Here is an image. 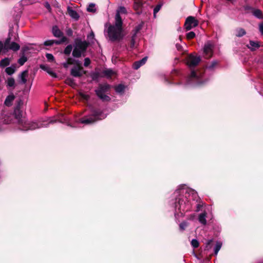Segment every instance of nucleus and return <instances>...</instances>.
Segmentation results:
<instances>
[{
	"mask_svg": "<svg viewBox=\"0 0 263 263\" xmlns=\"http://www.w3.org/2000/svg\"><path fill=\"white\" fill-rule=\"evenodd\" d=\"M140 29H141V27L140 26H138L136 29V31L134 33V35L132 36L131 42H130V48H134L135 44V36L136 33L139 31V30Z\"/></svg>",
	"mask_w": 263,
	"mask_h": 263,
	"instance_id": "obj_25",
	"label": "nucleus"
},
{
	"mask_svg": "<svg viewBox=\"0 0 263 263\" xmlns=\"http://www.w3.org/2000/svg\"><path fill=\"white\" fill-rule=\"evenodd\" d=\"M191 245L193 248H197L199 246V242L197 239H193L191 241Z\"/></svg>",
	"mask_w": 263,
	"mask_h": 263,
	"instance_id": "obj_37",
	"label": "nucleus"
},
{
	"mask_svg": "<svg viewBox=\"0 0 263 263\" xmlns=\"http://www.w3.org/2000/svg\"><path fill=\"white\" fill-rule=\"evenodd\" d=\"M248 47L251 50H255L260 47V45L257 42L250 41L249 44L248 45Z\"/></svg>",
	"mask_w": 263,
	"mask_h": 263,
	"instance_id": "obj_21",
	"label": "nucleus"
},
{
	"mask_svg": "<svg viewBox=\"0 0 263 263\" xmlns=\"http://www.w3.org/2000/svg\"><path fill=\"white\" fill-rule=\"evenodd\" d=\"M213 47V44L210 42H208L205 44L203 52L205 58L209 59L212 56Z\"/></svg>",
	"mask_w": 263,
	"mask_h": 263,
	"instance_id": "obj_10",
	"label": "nucleus"
},
{
	"mask_svg": "<svg viewBox=\"0 0 263 263\" xmlns=\"http://www.w3.org/2000/svg\"><path fill=\"white\" fill-rule=\"evenodd\" d=\"M176 48H177V50L179 51H181L182 49V46L178 44H176Z\"/></svg>",
	"mask_w": 263,
	"mask_h": 263,
	"instance_id": "obj_48",
	"label": "nucleus"
},
{
	"mask_svg": "<svg viewBox=\"0 0 263 263\" xmlns=\"http://www.w3.org/2000/svg\"><path fill=\"white\" fill-rule=\"evenodd\" d=\"M55 122H56V121H53L52 120H50V121L49 122V123H54Z\"/></svg>",
	"mask_w": 263,
	"mask_h": 263,
	"instance_id": "obj_51",
	"label": "nucleus"
},
{
	"mask_svg": "<svg viewBox=\"0 0 263 263\" xmlns=\"http://www.w3.org/2000/svg\"><path fill=\"white\" fill-rule=\"evenodd\" d=\"M253 13L254 16H255L256 17H257L259 18H261L262 17V12L259 9L254 10L253 11Z\"/></svg>",
	"mask_w": 263,
	"mask_h": 263,
	"instance_id": "obj_30",
	"label": "nucleus"
},
{
	"mask_svg": "<svg viewBox=\"0 0 263 263\" xmlns=\"http://www.w3.org/2000/svg\"><path fill=\"white\" fill-rule=\"evenodd\" d=\"M259 30L261 33L263 34V23L259 25Z\"/></svg>",
	"mask_w": 263,
	"mask_h": 263,
	"instance_id": "obj_49",
	"label": "nucleus"
},
{
	"mask_svg": "<svg viewBox=\"0 0 263 263\" xmlns=\"http://www.w3.org/2000/svg\"><path fill=\"white\" fill-rule=\"evenodd\" d=\"M88 12H95L96 11L95 5L94 4H90L87 8Z\"/></svg>",
	"mask_w": 263,
	"mask_h": 263,
	"instance_id": "obj_34",
	"label": "nucleus"
},
{
	"mask_svg": "<svg viewBox=\"0 0 263 263\" xmlns=\"http://www.w3.org/2000/svg\"><path fill=\"white\" fill-rule=\"evenodd\" d=\"M205 217H206V213L205 212L200 214L199 216V218H198L199 221L201 224H202L203 225H205L206 223V220Z\"/></svg>",
	"mask_w": 263,
	"mask_h": 263,
	"instance_id": "obj_24",
	"label": "nucleus"
},
{
	"mask_svg": "<svg viewBox=\"0 0 263 263\" xmlns=\"http://www.w3.org/2000/svg\"><path fill=\"white\" fill-rule=\"evenodd\" d=\"M107 32L109 39L111 41H120L122 39V24H117L115 21V25H109L108 28L105 30Z\"/></svg>",
	"mask_w": 263,
	"mask_h": 263,
	"instance_id": "obj_1",
	"label": "nucleus"
},
{
	"mask_svg": "<svg viewBox=\"0 0 263 263\" xmlns=\"http://www.w3.org/2000/svg\"><path fill=\"white\" fill-rule=\"evenodd\" d=\"M46 57L49 61H53L54 60L53 55L51 53H47Z\"/></svg>",
	"mask_w": 263,
	"mask_h": 263,
	"instance_id": "obj_40",
	"label": "nucleus"
},
{
	"mask_svg": "<svg viewBox=\"0 0 263 263\" xmlns=\"http://www.w3.org/2000/svg\"><path fill=\"white\" fill-rule=\"evenodd\" d=\"M41 68H42L43 70L46 71L49 74H50L52 77L56 78L57 74L56 73L53 72L50 68L43 65H41L40 66Z\"/></svg>",
	"mask_w": 263,
	"mask_h": 263,
	"instance_id": "obj_19",
	"label": "nucleus"
},
{
	"mask_svg": "<svg viewBox=\"0 0 263 263\" xmlns=\"http://www.w3.org/2000/svg\"><path fill=\"white\" fill-rule=\"evenodd\" d=\"M103 73L105 76H106L108 78L111 77L112 76H114V74H115V71L110 69L105 70L103 71Z\"/></svg>",
	"mask_w": 263,
	"mask_h": 263,
	"instance_id": "obj_27",
	"label": "nucleus"
},
{
	"mask_svg": "<svg viewBox=\"0 0 263 263\" xmlns=\"http://www.w3.org/2000/svg\"><path fill=\"white\" fill-rule=\"evenodd\" d=\"M90 63V60L88 58H86L84 59V65L85 67H87Z\"/></svg>",
	"mask_w": 263,
	"mask_h": 263,
	"instance_id": "obj_44",
	"label": "nucleus"
},
{
	"mask_svg": "<svg viewBox=\"0 0 263 263\" xmlns=\"http://www.w3.org/2000/svg\"><path fill=\"white\" fill-rule=\"evenodd\" d=\"M27 61V58L25 57H21L18 61V63L21 65H23Z\"/></svg>",
	"mask_w": 263,
	"mask_h": 263,
	"instance_id": "obj_39",
	"label": "nucleus"
},
{
	"mask_svg": "<svg viewBox=\"0 0 263 263\" xmlns=\"http://www.w3.org/2000/svg\"><path fill=\"white\" fill-rule=\"evenodd\" d=\"M13 117V115L10 113L3 114L1 115V118L2 119H4V122L5 124L10 123Z\"/></svg>",
	"mask_w": 263,
	"mask_h": 263,
	"instance_id": "obj_16",
	"label": "nucleus"
},
{
	"mask_svg": "<svg viewBox=\"0 0 263 263\" xmlns=\"http://www.w3.org/2000/svg\"><path fill=\"white\" fill-rule=\"evenodd\" d=\"M216 62H214L213 63V65H212V67L214 66V65H216Z\"/></svg>",
	"mask_w": 263,
	"mask_h": 263,
	"instance_id": "obj_52",
	"label": "nucleus"
},
{
	"mask_svg": "<svg viewBox=\"0 0 263 263\" xmlns=\"http://www.w3.org/2000/svg\"><path fill=\"white\" fill-rule=\"evenodd\" d=\"M95 36V34L92 31L88 35V39H93Z\"/></svg>",
	"mask_w": 263,
	"mask_h": 263,
	"instance_id": "obj_46",
	"label": "nucleus"
},
{
	"mask_svg": "<svg viewBox=\"0 0 263 263\" xmlns=\"http://www.w3.org/2000/svg\"><path fill=\"white\" fill-rule=\"evenodd\" d=\"M124 86L122 84H119L116 87V91L119 93L122 92L124 91Z\"/></svg>",
	"mask_w": 263,
	"mask_h": 263,
	"instance_id": "obj_35",
	"label": "nucleus"
},
{
	"mask_svg": "<svg viewBox=\"0 0 263 263\" xmlns=\"http://www.w3.org/2000/svg\"><path fill=\"white\" fill-rule=\"evenodd\" d=\"M109 88V86L108 84H101L99 85V88L96 90V92L97 96L103 101H108L110 98L108 96L105 95Z\"/></svg>",
	"mask_w": 263,
	"mask_h": 263,
	"instance_id": "obj_7",
	"label": "nucleus"
},
{
	"mask_svg": "<svg viewBox=\"0 0 263 263\" xmlns=\"http://www.w3.org/2000/svg\"><path fill=\"white\" fill-rule=\"evenodd\" d=\"M161 6L158 5L154 9V14L155 16L156 14L160 10Z\"/></svg>",
	"mask_w": 263,
	"mask_h": 263,
	"instance_id": "obj_43",
	"label": "nucleus"
},
{
	"mask_svg": "<svg viewBox=\"0 0 263 263\" xmlns=\"http://www.w3.org/2000/svg\"><path fill=\"white\" fill-rule=\"evenodd\" d=\"M10 64V61L9 59L5 58L0 61V66L2 67H5Z\"/></svg>",
	"mask_w": 263,
	"mask_h": 263,
	"instance_id": "obj_32",
	"label": "nucleus"
},
{
	"mask_svg": "<svg viewBox=\"0 0 263 263\" xmlns=\"http://www.w3.org/2000/svg\"><path fill=\"white\" fill-rule=\"evenodd\" d=\"M191 202L190 201V199H187L186 196H180L178 199L177 202L176 203L175 207L176 209H178L180 211L181 214H183V212L188 211L190 210L192 207Z\"/></svg>",
	"mask_w": 263,
	"mask_h": 263,
	"instance_id": "obj_4",
	"label": "nucleus"
},
{
	"mask_svg": "<svg viewBox=\"0 0 263 263\" xmlns=\"http://www.w3.org/2000/svg\"><path fill=\"white\" fill-rule=\"evenodd\" d=\"M7 50H6L4 48V44H3L2 42L0 41V53H6Z\"/></svg>",
	"mask_w": 263,
	"mask_h": 263,
	"instance_id": "obj_41",
	"label": "nucleus"
},
{
	"mask_svg": "<svg viewBox=\"0 0 263 263\" xmlns=\"http://www.w3.org/2000/svg\"><path fill=\"white\" fill-rule=\"evenodd\" d=\"M7 86L9 88L12 87L13 88L15 87V80L13 78H9L6 81Z\"/></svg>",
	"mask_w": 263,
	"mask_h": 263,
	"instance_id": "obj_23",
	"label": "nucleus"
},
{
	"mask_svg": "<svg viewBox=\"0 0 263 263\" xmlns=\"http://www.w3.org/2000/svg\"><path fill=\"white\" fill-rule=\"evenodd\" d=\"M246 34L245 31L243 29H239L237 31L236 36H242Z\"/></svg>",
	"mask_w": 263,
	"mask_h": 263,
	"instance_id": "obj_36",
	"label": "nucleus"
},
{
	"mask_svg": "<svg viewBox=\"0 0 263 263\" xmlns=\"http://www.w3.org/2000/svg\"><path fill=\"white\" fill-rule=\"evenodd\" d=\"M72 50V46L71 45H69L66 47L64 49V53L66 55H69Z\"/></svg>",
	"mask_w": 263,
	"mask_h": 263,
	"instance_id": "obj_31",
	"label": "nucleus"
},
{
	"mask_svg": "<svg viewBox=\"0 0 263 263\" xmlns=\"http://www.w3.org/2000/svg\"><path fill=\"white\" fill-rule=\"evenodd\" d=\"M59 121L60 122H65V121H62V120H59Z\"/></svg>",
	"mask_w": 263,
	"mask_h": 263,
	"instance_id": "obj_54",
	"label": "nucleus"
},
{
	"mask_svg": "<svg viewBox=\"0 0 263 263\" xmlns=\"http://www.w3.org/2000/svg\"><path fill=\"white\" fill-rule=\"evenodd\" d=\"M6 72L9 74V75H11L12 74H13L15 71V67H14V66H10V67H7L6 68Z\"/></svg>",
	"mask_w": 263,
	"mask_h": 263,
	"instance_id": "obj_28",
	"label": "nucleus"
},
{
	"mask_svg": "<svg viewBox=\"0 0 263 263\" xmlns=\"http://www.w3.org/2000/svg\"><path fill=\"white\" fill-rule=\"evenodd\" d=\"M46 7L48 9H49L50 8V6L49 5V4L48 3H46Z\"/></svg>",
	"mask_w": 263,
	"mask_h": 263,
	"instance_id": "obj_50",
	"label": "nucleus"
},
{
	"mask_svg": "<svg viewBox=\"0 0 263 263\" xmlns=\"http://www.w3.org/2000/svg\"><path fill=\"white\" fill-rule=\"evenodd\" d=\"M52 33L55 37H63V32L59 29L57 26L52 27Z\"/></svg>",
	"mask_w": 263,
	"mask_h": 263,
	"instance_id": "obj_18",
	"label": "nucleus"
},
{
	"mask_svg": "<svg viewBox=\"0 0 263 263\" xmlns=\"http://www.w3.org/2000/svg\"><path fill=\"white\" fill-rule=\"evenodd\" d=\"M10 38L7 39L4 43V48L6 50L11 49L13 51H17L20 49V45L15 42H10Z\"/></svg>",
	"mask_w": 263,
	"mask_h": 263,
	"instance_id": "obj_11",
	"label": "nucleus"
},
{
	"mask_svg": "<svg viewBox=\"0 0 263 263\" xmlns=\"http://www.w3.org/2000/svg\"><path fill=\"white\" fill-rule=\"evenodd\" d=\"M15 99V96L13 93H11L8 95L4 102V104L7 106H11L12 105V102Z\"/></svg>",
	"mask_w": 263,
	"mask_h": 263,
	"instance_id": "obj_15",
	"label": "nucleus"
},
{
	"mask_svg": "<svg viewBox=\"0 0 263 263\" xmlns=\"http://www.w3.org/2000/svg\"><path fill=\"white\" fill-rule=\"evenodd\" d=\"M67 40V38L65 36H63L62 38H61L60 40L57 41V40H47L46 41L44 42V45L45 46H51L53 45V44H55L57 45L61 44L65 42H66Z\"/></svg>",
	"mask_w": 263,
	"mask_h": 263,
	"instance_id": "obj_14",
	"label": "nucleus"
},
{
	"mask_svg": "<svg viewBox=\"0 0 263 263\" xmlns=\"http://www.w3.org/2000/svg\"><path fill=\"white\" fill-rule=\"evenodd\" d=\"M211 242H212V240H209V241H208V245H209Z\"/></svg>",
	"mask_w": 263,
	"mask_h": 263,
	"instance_id": "obj_53",
	"label": "nucleus"
},
{
	"mask_svg": "<svg viewBox=\"0 0 263 263\" xmlns=\"http://www.w3.org/2000/svg\"><path fill=\"white\" fill-rule=\"evenodd\" d=\"M126 13V10L124 7H120L117 10V12L115 15V21H117V24H122V18L120 16V14H125Z\"/></svg>",
	"mask_w": 263,
	"mask_h": 263,
	"instance_id": "obj_13",
	"label": "nucleus"
},
{
	"mask_svg": "<svg viewBox=\"0 0 263 263\" xmlns=\"http://www.w3.org/2000/svg\"><path fill=\"white\" fill-rule=\"evenodd\" d=\"M68 14L73 18L75 20H78L79 17V15L78 13L74 10L70 9V8H68Z\"/></svg>",
	"mask_w": 263,
	"mask_h": 263,
	"instance_id": "obj_22",
	"label": "nucleus"
},
{
	"mask_svg": "<svg viewBox=\"0 0 263 263\" xmlns=\"http://www.w3.org/2000/svg\"><path fill=\"white\" fill-rule=\"evenodd\" d=\"M222 246V243L220 241L216 242V246L214 248V253L216 255L218 254V251L220 250Z\"/></svg>",
	"mask_w": 263,
	"mask_h": 263,
	"instance_id": "obj_29",
	"label": "nucleus"
},
{
	"mask_svg": "<svg viewBox=\"0 0 263 263\" xmlns=\"http://www.w3.org/2000/svg\"><path fill=\"white\" fill-rule=\"evenodd\" d=\"M194 192V191L191 190L190 189H182L179 190V192L176 191V193H180L181 194H184L185 193V194L187 193L189 194L190 192H191L193 194Z\"/></svg>",
	"mask_w": 263,
	"mask_h": 263,
	"instance_id": "obj_33",
	"label": "nucleus"
},
{
	"mask_svg": "<svg viewBox=\"0 0 263 263\" xmlns=\"http://www.w3.org/2000/svg\"><path fill=\"white\" fill-rule=\"evenodd\" d=\"M67 61L70 65H76L77 66H80L81 63L80 61L76 60L72 58H68Z\"/></svg>",
	"mask_w": 263,
	"mask_h": 263,
	"instance_id": "obj_26",
	"label": "nucleus"
},
{
	"mask_svg": "<svg viewBox=\"0 0 263 263\" xmlns=\"http://www.w3.org/2000/svg\"><path fill=\"white\" fill-rule=\"evenodd\" d=\"M187 223L186 222H183L180 224L179 227H180V230H184L185 229V228L187 227Z\"/></svg>",
	"mask_w": 263,
	"mask_h": 263,
	"instance_id": "obj_42",
	"label": "nucleus"
},
{
	"mask_svg": "<svg viewBox=\"0 0 263 263\" xmlns=\"http://www.w3.org/2000/svg\"><path fill=\"white\" fill-rule=\"evenodd\" d=\"M202 74L199 71H192L187 78V83L194 85H200L202 83Z\"/></svg>",
	"mask_w": 263,
	"mask_h": 263,
	"instance_id": "obj_6",
	"label": "nucleus"
},
{
	"mask_svg": "<svg viewBox=\"0 0 263 263\" xmlns=\"http://www.w3.org/2000/svg\"><path fill=\"white\" fill-rule=\"evenodd\" d=\"M147 59V57H144L142 60L135 62L133 65L134 69H138L142 65H144L146 63Z\"/></svg>",
	"mask_w": 263,
	"mask_h": 263,
	"instance_id": "obj_17",
	"label": "nucleus"
},
{
	"mask_svg": "<svg viewBox=\"0 0 263 263\" xmlns=\"http://www.w3.org/2000/svg\"><path fill=\"white\" fill-rule=\"evenodd\" d=\"M28 72L27 70L23 71L19 76V78L21 79V83L25 84L27 82V78L28 77Z\"/></svg>",
	"mask_w": 263,
	"mask_h": 263,
	"instance_id": "obj_20",
	"label": "nucleus"
},
{
	"mask_svg": "<svg viewBox=\"0 0 263 263\" xmlns=\"http://www.w3.org/2000/svg\"><path fill=\"white\" fill-rule=\"evenodd\" d=\"M69 65L67 61L63 64V66L65 68H67Z\"/></svg>",
	"mask_w": 263,
	"mask_h": 263,
	"instance_id": "obj_47",
	"label": "nucleus"
},
{
	"mask_svg": "<svg viewBox=\"0 0 263 263\" xmlns=\"http://www.w3.org/2000/svg\"><path fill=\"white\" fill-rule=\"evenodd\" d=\"M88 46V43L85 41L77 40L74 45V48L72 51V55L74 58H80L84 55L86 49Z\"/></svg>",
	"mask_w": 263,
	"mask_h": 263,
	"instance_id": "obj_2",
	"label": "nucleus"
},
{
	"mask_svg": "<svg viewBox=\"0 0 263 263\" xmlns=\"http://www.w3.org/2000/svg\"><path fill=\"white\" fill-rule=\"evenodd\" d=\"M84 73L81 64L80 66H77V67L72 68L71 70V74L75 77H81Z\"/></svg>",
	"mask_w": 263,
	"mask_h": 263,
	"instance_id": "obj_12",
	"label": "nucleus"
},
{
	"mask_svg": "<svg viewBox=\"0 0 263 263\" xmlns=\"http://www.w3.org/2000/svg\"><path fill=\"white\" fill-rule=\"evenodd\" d=\"M186 61L187 64L190 67H195L200 62V58L191 54L188 56Z\"/></svg>",
	"mask_w": 263,
	"mask_h": 263,
	"instance_id": "obj_9",
	"label": "nucleus"
},
{
	"mask_svg": "<svg viewBox=\"0 0 263 263\" xmlns=\"http://www.w3.org/2000/svg\"><path fill=\"white\" fill-rule=\"evenodd\" d=\"M80 95H81L82 98H83V99H84L85 100H88L89 98V96L88 95L85 94L83 93H81Z\"/></svg>",
	"mask_w": 263,
	"mask_h": 263,
	"instance_id": "obj_45",
	"label": "nucleus"
},
{
	"mask_svg": "<svg viewBox=\"0 0 263 263\" xmlns=\"http://www.w3.org/2000/svg\"><path fill=\"white\" fill-rule=\"evenodd\" d=\"M106 116L102 114L100 110H96L93 111L91 116L86 117L80 120V122L83 124H89L104 119Z\"/></svg>",
	"mask_w": 263,
	"mask_h": 263,
	"instance_id": "obj_5",
	"label": "nucleus"
},
{
	"mask_svg": "<svg viewBox=\"0 0 263 263\" xmlns=\"http://www.w3.org/2000/svg\"><path fill=\"white\" fill-rule=\"evenodd\" d=\"M198 25V22L193 16H189L185 22L184 27L188 31L192 28L196 27Z\"/></svg>",
	"mask_w": 263,
	"mask_h": 263,
	"instance_id": "obj_8",
	"label": "nucleus"
},
{
	"mask_svg": "<svg viewBox=\"0 0 263 263\" xmlns=\"http://www.w3.org/2000/svg\"><path fill=\"white\" fill-rule=\"evenodd\" d=\"M20 128L22 130H33L38 128L46 127L48 124L46 123L30 122L22 119L19 121Z\"/></svg>",
	"mask_w": 263,
	"mask_h": 263,
	"instance_id": "obj_3",
	"label": "nucleus"
},
{
	"mask_svg": "<svg viewBox=\"0 0 263 263\" xmlns=\"http://www.w3.org/2000/svg\"><path fill=\"white\" fill-rule=\"evenodd\" d=\"M186 36L189 40L192 39L195 37V33L193 31H191L186 34Z\"/></svg>",
	"mask_w": 263,
	"mask_h": 263,
	"instance_id": "obj_38",
	"label": "nucleus"
}]
</instances>
